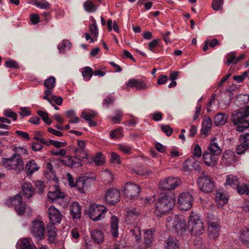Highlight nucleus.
<instances>
[{"label": "nucleus", "mask_w": 249, "mask_h": 249, "mask_svg": "<svg viewBox=\"0 0 249 249\" xmlns=\"http://www.w3.org/2000/svg\"><path fill=\"white\" fill-rule=\"evenodd\" d=\"M144 241L146 244H150L152 242L153 239V232L151 230L145 231L144 234Z\"/></svg>", "instance_id": "50"}, {"label": "nucleus", "mask_w": 249, "mask_h": 249, "mask_svg": "<svg viewBox=\"0 0 249 249\" xmlns=\"http://www.w3.org/2000/svg\"><path fill=\"white\" fill-rule=\"evenodd\" d=\"M20 110L21 112H19V115L22 117L28 116L31 114V111L26 107H21Z\"/></svg>", "instance_id": "64"}, {"label": "nucleus", "mask_w": 249, "mask_h": 249, "mask_svg": "<svg viewBox=\"0 0 249 249\" xmlns=\"http://www.w3.org/2000/svg\"><path fill=\"white\" fill-rule=\"evenodd\" d=\"M161 129L167 136H170L173 131V129L169 125H161Z\"/></svg>", "instance_id": "60"}, {"label": "nucleus", "mask_w": 249, "mask_h": 249, "mask_svg": "<svg viewBox=\"0 0 249 249\" xmlns=\"http://www.w3.org/2000/svg\"><path fill=\"white\" fill-rule=\"evenodd\" d=\"M81 72L83 79L86 81H89L93 74L92 69L89 67H85L83 68L81 70Z\"/></svg>", "instance_id": "36"}, {"label": "nucleus", "mask_w": 249, "mask_h": 249, "mask_svg": "<svg viewBox=\"0 0 249 249\" xmlns=\"http://www.w3.org/2000/svg\"><path fill=\"white\" fill-rule=\"evenodd\" d=\"M90 234L91 237L94 242L100 244L104 241L105 236L102 231L94 230L90 232Z\"/></svg>", "instance_id": "26"}, {"label": "nucleus", "mask_w": 249, "mask_h": 249, "mask_svg": "<svg viewBox=\"0 0 249 249\" xmlns=\"http://www.w3.org/2000/svg\"><path fill=\"white\" fill-rule=\"evenodd\" d=\"M182 170L185 172H188L192 170L191 168V159L186 160L182 164Z\"/></svg>", "instance_id": "54"}, {"label": "nucleus", "mask_w": 249, "mask_h": 249, "mask_svg": "<svg viewBox=\"0 0 249 249\" xmlns=\"http://www.w3.org/2000/svg\"><path fill=\"white\" fill-rule=\"evenodd\" d=\"M198 183L200 190L205 193L212 192L214 189V181L209 176H200L198 178Z\"/></svg>", "instance_id": "8"}, {"label": "nucleus", "mask_w": 249, "mask_h": 249, "mask_svg": "<svg viewBox=\"0 0 249 249\" xmlns=\"http://www.w3.org/2000/svg\"><path fill=\"white\" fill-rule=\"evenodd\" d=\"M140 186L131 182L126 183L124 188L125 196L131 200L136 199L139 195Z\"/></svg>", "instance_id": "11"}, {"label": "nucleus", "mask_w": 249, "mask_h": 249, "mask_svg": "<svg viewBox=\"0 0 249 249\" xmlns=\"http://www.w3.org/2000/svg\"><path fill=\"white\" fill-rule=\"evenodd\" d=\"M203 159L205 164L208 166L213 167L217 162L215 156L209 153L208 151H204Z\"/></svg>", "instance_id": "21"}, {"label": "nucleus", "mask_w": 249, "mask_h": 249, "mask_svg": "<svg viewBox=\"0 0 249 249\" xmlns=\"http://www.w3.org/2000/svg\"><path fill=\"white\" fill-rule=\"evenodd\" d=\"M249 106L244 107L232 113V122L237 125L236 130L243 132L249 127Z\"/></svg>", "instance_id": "2"}, {"label": "nucleus", "mask_w": 249, "mask_h": 249, "mask_svg": "<svg viewBox=\"0 0 249 249\" xmlns=\"http://www.w3.org/2000/svg\"><path fill=\"white\" fill-rule=\"evenodd\" d=\"M59 161L63 164L72 168H78L83 165L82 160L80 159L65 155L59 158Z\"/></svg>", "instance_id": "13"}, {"label": "nucleus", "mask_w": 249, "mask_h": 249, "mask_svg": "<svg viewBox=\"0 0 249 249\" xmlns=\"http://www.w3.org/2000/svg\"><path fill=\"white\" fill-rule=\"evenodd\" d=\"M31 232L34 237L43 239L45 233V225L43 221L40 220H34L31 227Z\"/></svg>", "instance_id": "10"}, {"label": "nucleus", "mask_w": 249, "mask_h": 249, "mask_svg": "<svg viewBox=\"0 0 249 249\" xmlns=\"http://www.w3.org/2000/svg\"><path fill=\"white\" fill-rule=\"evenodd\" d=\"M21 188L23 195L27 198L32 197L35 193V189L30 183H23L21 186Z\"/></svg>", "instance_id": "23"}, {"label": "nucleus", "mask_w": 249, "mask_h": 249, "mask_svg": "<svg viewBox=\"0 0 249 249\" xmlns=\"http://www.w3.org/2000/svg\"><path fill=\"white\" fill-rule=\"evenodd\" d=\"M126 85L128 88H135L136 89L139 90H145L148 88L145 77L141 79H130L126 83Z\"/></svg>", "instance_id": "15"}, {"label": "nucleus", "mask_w": 249, "mask_h": 249, "mask_svg": "<svg viewBox=\"0 0 249 249\" xmlns=\"http://www.w3.org/2000/svg\"><path fill=\"white\" fill-rule=\"evenodd\" d=\"M238 140L240 144L237 146L235 151L238 155H241L249 149V133L241 134Z\"/></svg>", "instance_id": "12"}, {"label": "nucleus", "mask_w": 249, "mask_h": 249, "mask_svg": "<svg viewBox=\"0 0 249 249\" xmlns=\"http://www.w3.org/2000/svg\"><path fill=\"white\" fill-rule=\"evenodd\" d=\"M4 114L7 117L12 119L13 121H16L18 117L17 114L15 112L9 109L4 110Z\"/></svg>", "instance_id": "58"}, {"label": "nucleus", "mask_w": 249, "mask_h": 249, "mask_svg": "<svg viewBox=\"0 0 249 249\" xmlns=\"http://www.w3.org/2000/svg\"><path fill=\"white\" fill-rule=\"evenodd\" d=\"M44 85L46 88L53 89L55 85V78L53 76H50L45 80Z\"/></svg>", "instance_id": "48"}, {"label": "nucleus", "mask_w": 249, "mask_h": 249, "mask_svg": "<svg viewBox=\"0 0 249 249\" xmlns=\"http://www.w3.org/2000/svg\"><path fill=\"white\" fill-rule=\"evenodd\" d=\"M73 152L75 154L74 158H78L82 161L83 159H88V154L85 150H78L77 148H74Z\"/></svg>", "instance_id": "43"}, {"label": "nucleus", "mask_w": 249, "mask_h": 249, "mask_svg": "<svg viewBox=\"0 0 249 249\" xmlns=\"http://www.w3.org/2000/svg\"><path fill=\"white\" fill-rule=\"evenodd\" d=\"M212 127V120L207 117L205 118L202 124L201 133L202 135H206Z\"/></svg>", "instance_id": "27"}, {"label": "nucleus", "mask_w": 249, "mask_h": 249, "mask_svg": "<svg viewBox=\"0 0 249 249\" xmlns=\"http://www.w3.org/2000/svg\"><path fill=\"white\" fill-rule=\"evenodd\" d=\"M36 189L37 190L38 193L42 194L44 191V184L43 181L37 180L35 182Z\"/></svg>", "instance_id": "59"}, {"label": "nucleus", "mask_w": 249, "mask_h": 249, "mask_svg": "<svg viewBox=\"0 0 249 249\" xmlns=\"http://www.w3.org/2000/svg\"><path fill=\"white\" fill-rule=\"evenodd\" d=\"M175 204V199L172 194H166L159 197L155 204V214L158 217L166 214Z\"/></svg>", "instance_id": "1"}, {"label": "nucleus", "mask_w": 249, "mask_h": 249, "mask_svg": "<svg viewBox=\"0 0 249 249\" xmlns=\"http://www.w3.org/2000/svg\"><path fill=\"white\" fill-rule=\"evenodd\" d=\"M116 115L114 117H110V121L113 124H117L120 122L122 119V116L123 114V111L121 110H116L115 111Z\"/></svg>", "instance_id": "47"}, {"label": "nucleus", "mask_w": 249, "mask_h": 249, "mask_svg": "<svg viewBox=\"0 0 249 249\" xmlns=\"http://www.w3.org/2000/svg\"><path fill=\"white\" fill-rule=\"evenodd\" d=\"M92 23L89 26V30L92 37L97 38L98 34L97 25L95 19H92Z\"/></svg>", "instance_id": "45"}, {"label": "nucleus", "mask_w": 249, "mask_h": 249, "mask_svg": "<svg viewBox=\"0 0 249 249\" xmlns=\"http://www.w3.org/2000/svg\"><path fill=\"white\" fill-rule=\"evenodd\" d=\"M234 155L232 152L226 151L223 153L222 160L226 164H230L233 160Z\"/></svg>", "instance_id": "38"}, {"label": "nucleus", "mask_w": 249, "mask_h": 249, "mask_svg": "<svg viewBox=\"0 0 249 249\" xmlns=\"http://www.w3.org/2000/svg\"><path fill=\"white\" fill-rule=\"evenodd\" d=\"M215 199L219 207H222L228 202V198L226 195L222 192H217Z\"/></svg>", "instance_id": "33"}, {"label": "nucleus", "mask_w": 249, "mask_h": 249, "mask_svg": "<svg viewBox=\"0 0 249 249\" xmlns=\"http://www.w3.org/2000/svg\"><path fill=\"white\" fill-rule=\"evenodd\" d=\"M20 249H34L36 248L35 245L31 244L30 241L26 238L19 240L18 243Z\"/></svg>", "instance_id": "35"}, {"label": "nucleus", "mask_w": 249, "mask_h": 249, "mask_svg": "<svg viewBox=\"0 0 249 249\" xmlns=\"http://www.w3.org/2000/svg\"><path fill=\"white\" fill-rule=\"evenodd\" d=\"M110 136L112 139L121 138L123 137V129L121 128L115 129L111 132Z\"/></svg>", "instance_id": "51"}, {"label": "nucleus", "mask_w": 249, "mask_h": 249, "mask_svg": "<svg viewBox=\"0 0 249 249\" xmlns=\"http://www.w3.org/2000/svg\"><path fill=\"white\" fill-rule=\"evenodd\" d=\"M71 43L69 40H63L58 46L60 52L63 53L65 49H69L71 48Z\"/></svg>", "instance_id": "46"}, {"label": "nucleus", "mask_w": 249, "mask_h": 249, "mask_svg": "<svg viewBox=\"0 0 249 249\" xmlns=\"http://www.w3.org/2000/svg\"><path fill=\"white\" fill-rule=\"evenodd\" d=\"M120 199V193L119 190L115 188L108 189L105 195V200L107 203L115 205Z\"/></svg>", "instance_id": "14"}, {"label": "nucleus", "mask_w": 249, "mask_h": 249, "mask_svg": "<svg viewBox=\"0 0 249 249\" xmlns=\"http://www.w3.org/2000/svg\"><path fill=\"white\" fill-rule=\"evenodd\" d=\"M111 232L114 237L118 236L119 220L115 215H112L110 221Z\"/></svg>", "instance_id": "25"}, {"label": "nucleus", "mask_w": 249, "mask_h": 249, "mask_svg": "<svg viewBox=\"0 0 249 249\" xmlns=\"http://www.w3.org/2000/svg\"><path fill=\"white\" fill-rule=\"evenodd\" d=\"M84 7L85 10L89 13L94 12L97 9V6L92 1L90 0H87L84 3Z\"/></svg>", "instance_id": "41"}, {"label": "nucleus", "mask_w": 249, "mask_h": 249, "mask_svg": "<svg viewBox=\"0 0 249 249\" xmlns=\"http://www.w3.org/2000/svg\"><path fill=\"white\" fill-rule=\"evenodd\" d=\"M140 211L136 208H128L126 210L125 221L128 224L134 223L138 218Z\"/></svg>", "instance_id": "17"}, {"label": "nucleus", "mask_w": 249, "mask_h": 249, "mask_svg": "<svg viewBox=\"0 0 249 249\" xmlns=\"http://www.w3.org/2000/svg\"><path fill=\"white\" fill-rule=\"evenodd\" d=\"M48 197L52 202L54 203L55 201L61 200L65 196L64 192L60 191L58 187H56L54 191H50L47 195Z\"/></svg>", "instance_id": "20"}, {"label": "nucleus", "mask_w": 249, "mask_h": 249, "mask_svg": "<svg viewBox=\"0 0 249 249\" xmlns=\"http://www.w3.org/2000/svg\"><path fill=\"white\" fill-rule=\"evenodd\" d=\"M47 228L49 240L50 242L53 243L56 236L54 224L49 223L47 225Z\"/></svg>", "instance_id": "32"}, {"label": "nucleus", "mask_w": 249, "mask_h": 249, "mask_svg": "<svg viewBox=\"0 0 249 249\" xmlns=\"http://www.w3.org/2000/svg\"><path fill=\"white\" fill-rule=\"evenodd\" d=\"M86 179L85 177L79 178L77 179L73 187H75L81 193H84V187Z\"/></svg>", "instance_id": "40"}, {"label": "nucleus", "mask_w": 249, "mask_h": 249, "mask_svg": "<svg viewBox=\"0 0 249 249\" xmlns=\"http://www.w3.org/2000/svg\"><path fill=\"white\" fill-rule=\"evenodd\" d=\"M70 212L73 219L80 218L81 216V207L77 202H74L71 204Z\"/></svg>", "instance_id": "22"}, {"label": "nucleus", "mask_w": 249, "mask_h": 249, "mask_svg": "<svg viewBox=\"0 0 249 249\" xmlns=\"http://www.w3.org/2000/svg\"><path fill=\"white\" fill-rule=\"evenodd\" d=\"M164 249H180V246L176 239L169 237L165 243Z\"/></svg>", "instance_id": "31"}, {"label": "nucleus", "mask_w": 249, "mask_h": 249, "mask_svg": "<svg viewBox=\"0 0 249 249\" xmlns=\"http://www.w3.org/2000/svg\"><path fill=\"white\" fill-rule=\"evenodd\" d=\"M26 209V205L23 203L15 208V211L18 215H22L24 213Z\"/></svg>", "instance_id": "61"}, {"label": "nucleus", "mask_w": 249, "mask_h": 249, "mask_svg": "<svg viewBox=\"0 0 249 249\" xmlns=\"http://www.w3.org/2000/svg\"><path fill=\"white\" fill-rule=\"evenodd\" d=\"M107 211V208L104 205L92 204L89 206V215L93 221H97L104 217Z\"/></svg>", "instance_id": "5"}, {"label": "nucleus", "mask_w": 249, "mask_h": 249, "mask_svg": "<svg viewBox=\"0 0 249 249\" xmlns=\"http://www.w3.org/2000/svg\"><path fill=\"white\" fill-rule=\"evenodd\" d=\"M119 149L124 154H129L131 153L132 149L130 146L125 145H120Z\"/></svg>", "instance_id": "62"}, {"label": "nucleus", "mask_w": 249, "mask_h": 249, "mask_svg": "<svg viewBox=\"0 0 249 249\" xmlns=\"http://www.w3.org/2000/svg\"><path fill=\"white\" fill-rule=\"evenodd\" d=\"M216 140V138H213L211 140L210 144L208 147L207 151L214 156H218L221 154L222 150L219 147L218 144L215 142Z\"/></svg>", "instance_id": "24"}, {"label": "nucleus", "mask_w": 249, "mask_h": 249, "mask_svg": "<svg viewBox=\"0 0 249 249\" xmlns=\"http://www.w3.org/2000/svg\"><path fill=\"white\" fill-rule=\"evenodd\" d=\"M188 229L194 235L202 234L204 231L203 222L200 216L192 211L188 222Z\"/></svg>", "instance_id": "4"}, {"label": "nucleus", "mask_w": 249, "mask_h": 249, "mask_svg": "<svg viewBox=\"0 0 249 249\" xmlns=\"http://www.w3.org/2000/svg\"><path fill=\"white\" fill-rule=\"evenodd\" d=\"M66 114L70 118L69 123L71 124L77 123L79 121V118L76 116L73 110H70L66 112Z\"/></svg>", "instance_id": "42"}, {"label": "nucleus", "mask_w": 249, "mask_h": 249, "mask_svg": "<svg viewBox=\"0 0 249 249\" xmlns=\"http://www.w3.org/2000/svg\"><path fill=\"white\" fill-rule=\"evenodd\" d=\"M94 161L98 166L101 165L104 162V158L102 154H97L94 158Z\"/></svg>", "instance_id": "56"}, {"label": "nucleus", "mask_w": 249, "mask_h": 249, "mask_svg": "<svg viewBox=\"0 0 249 249\" xmlns=\"http://www.w3.org/2000/svg\"><path fill=\"white\" fill-rule=\"evenodd\" d=\"M228 116L225 113H219L214 117L213 124L215 126L223 125L227 121Z\"/></svg>", "instance_id": "29"}, {"label": "nucleus", "mask_w": 249, "mask_h": 249, "mask_svg": "<svg viewBox=\"0 0 249 249\" xmlns=\"http://www.w3.org/2000/svg\"><path fill=\"white\" fill-rule=\"evenodd\" d=\"M223 0H213L212 7L215 11H218L222 9Z\"/></svg>", "instance_id": "53"}, {"label": "nucleus", "mask_w": 249, "mask_h": 249, "mask_svg": "<svg viewBox=\"0 0 249 249\" xmlns=\"http://www.w3.org/2000/svg\"><path fill=\"white\" fill-rule=\"evenodd\" d=\"M3 166L8 170H13L17 174L24 170L23 160L19 154H14L9 158H3L1 160Z\"/></svg>", "instance_id": "3"}, {"label": "nucleus", "mask_w": 249, "mask_h": 249, "mask_svg": "<svg viewBox=\"0 0 249 249\" xmlns=\"http://www.w3.org/2000/svg\"><path fill=\"white\" fill-rule=\"evenodd\" d=\"M33 3L36 7L44 9H49L51 5L49 3L45 0H34Z\"/></svg>", "instance_id": "44"}, {"label": "nucleus", "mask_w": 249, "mask_h": 249, "mask_svg": "<svg viewBox=\"0 0 249 249\" xmlns=\"http://www.w3.org/2000/svg\"><path fill=\"white\" fill-rule=\"evenodd\" d=\"M208 224L209 235L213 238L218 237L219 232V227L217 224L216 216L212 213L208 214Z\"/></svg>", "instance_id": "9"}, {"label": "nucleus", "mask_w": 249, "mask_h": 249, "mask_svg": "<svg viewBox=\"0 0 249 249\" xmlns=\"http://www.w3.org/2000/svg\"><path fill=\"white\" fill-rule=\"evenodd\" d=\"M37 114L40 116L45 123L47 125H50L52 124V121L49 118L48 114L44 111L38 110Z\"/></svg>", "instance_id": "49"}, {"label": "nucleus", "mask_w": 249, "mask_h": 249, "mask_svg": "<svg viewBox=\"0 0 249 249\" xmlns=\"http://www.w3.org/2000/svg\"><path fill=\"white\" fill-rule=\"evenodd\" d=\"M4 66L7 68H12L14 69H17L19 67L18 63L12 59L6 61L5 62Z\"/></svg>", "instance_id": "57"}, {"label": "nucleus", "mask_w": 249, "mask_h": 249, "mask_svg": "<svg viewBox=\"0 0 249 249\" xmlns=\"http://www.w3.org/2000/svg\"><path fill=\"white\" fill-rule=\"evenodd\" d=\"M227 60L225 62V63L228 65L233 64L236 65L237 64V59H236V53L234 52H231L226 55Z\"/></svg>", "instance_id": "39"}, {"label": "nucleus", "mask_w": 249, "mask_h": 249, "mask_svg": "<svg viewBox=\"0 0 249 249\" xmlns=\"http://www.w3.org/2000/svg\"><path fill=\"white\" fill-rule=\"evenodd\" d=\"M235 190L240 195H249V186L247 183H240V182H239Z\"/></svg>", "instance_id": "30"}, {"label": "nucleus", "mask_w": 249, "mask_h": 249, "mask_svg": "<svg viewBox=\"0 0 249 249\" xmlns=\"http://www.w3.org/2000/svg\"><path fill=\"white\" fill-rule=\"evenodd\" d=\"M193 154L195 156L199 158L202 155V152H201V149L200 146L196 144L195 146L194 149V152Z\"/></svg>", "instance_id": "63"}, {"label": "nucleus", "mask_w": 249, "mask_h": 249, "mask_svg": "<svg viewBox=\"0 0 249 249\" xmlns=\"http://www.w3.org/2000/svg\"><path fill=\"white\" fill-rule=\"evenodd\" d=\"M239 238L244 244L249 245V229H242L240 231Z\"/></svg>", "instance_id": "34"}, {"label": "nucleus", "mask_w": 249, "mask_h": 249, "mask_svg": "<svg viewBox=\"0 0 249 249\" xmlns=\"http://www.w3.org/2000/svg\"><path fill=\"white\" fill-rule=\"evenodd\" d=\"M49 218L51 221V224H59L63 217L60 211L53 205H52L48 210Z\"/></svg>", "instance_id": "16"}, {"label": "nucleus", "mask_w": 249, "mask_h": 249, "mask_svg": "<svg viewBox=\"0 0 249 249\" xmlns=\"http://www.w3.org/2000/svg\"><path fill=\"white\" fill-rule=\"evenodd\" d=\"M110 160L114 164H119L121 162L120 156L114 152L111 153Z\"/></svg>", "instance_id": "52"}, {"label": "nucleus", "mask_w": 249, "mask_h": 249, "mask_svg": "<svg viewBox=\"0 0 249 249\" xmlns=\"http://www.w3.org/2000/svg\"><path fill=\"white\" fill-rule=\"evenodd\" d=\"M181 183L179 178L170 177L161 180L159 186L163 190H172L179 186Z\"/></svg>", "instance_id": "7"}, {"label": "nucleus", "mask_w": 249, "mask_h": 249, "mask_svg": "<svg viewBox=\"0 0 249 249\" xmlns=\"http://www.w3.org/2000/svg\"><path fill=\"white\" fill-rule=\"evenodd\" d=\"M40 169V166L35 160L31 159L25 164L24 170L27 176H32Z\"/></svg>", "instance_id": "18"}, {"label": "nucleus", "mask_w": 249, "mask_h": 249, "mask_svg": "<svg viewBox=\"0 0 249 249\" xmlns=\"http://www.w3.org/2000/svg\"><path fill=\"white\" fill-rule=\"evenodd\" d=\"M173 222V227L177 231L185 230L186 223L184 220H181L176 217L174 218Z\"/></svg>", "instance_id": "37"}, {"label": "nucleus", "mask_w": 249, "mask_h": 249, "mask_svg": "<svg viewBox=\"0 0 249 249\" xmlns=\"http://www.w3.org/2000/svg\"><path fill=\"white\" fill-rule=\"evenodd\" d=\"M22 198L20 195H16L13 197L10 198L6 201L8 206H13L14 208L22 203Z\"/></svg>", "instance_id": "28"}, {"label": "nucleus", "mask_w": 249, "mask_h": 249, "mask_svg": "<svg viewBox=\"0 0 249 249\" xmlns=\"http://www.w3.org/2000/svg\"><path fill=\"white\" fill-rule=\"evenodd\" d=\"M67 144L66 142H60L59 141H55L52 140H50L49 141V145H53L56 148H60L65 146Z\"/></svg>", "instance_id": "55"}, {"label": "nucleus", "mask_w": 249, "mask_h": 249, "mask_svg": "<svg viewBox=\"0 0 249 249\" xmlns=\"http://www.w3.org/2000/svg\"><path fill=\"white\" fill-rule=\"evenodd\" d=\"M193 202V196L188 192L182 193L178 196V204L180 210L188 211L190 210L192 207Z\"/></svg>", "instance_id": "6"}, {"label": "nucleus", "mask_w": 249, "mask_h": 249, "mask_svg": "<svg viewBox=\"0 0 249 249\" xmlns=\"http://www.w3.org/2000/svg\"><path fill=\"white\" fill-rule=\"evenodd\" d=\"M239 180L236 176L231 174L226 176V181L224 183L225 187H230L234 190L235 189L239 183Z\"/></svg>", "instance_id": "19"}]
</instances>
